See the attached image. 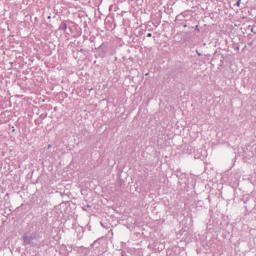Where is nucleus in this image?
Wrapping results in <instances>:
<instances>
[{"label": "nucleus", "instance_id": "6", "mask_svg": "<svg viewBox=\"0 0 256 256\" xmlns=\"http://www.w3.org/2000/svg\"><path fill=\"white\" fill-rule=\"evenodd\" d=\"M87 207H91V206L87 205Z\"/></svg>", "mask_w": 256, "mask_h": 256}, {"label": "nucleus", "instance_id": "2", "mask_svg": "<svg viewBox=\"0 0 256 256\" xmlns=\"http://www.w3.org/2000/svg\"><path fill=\"white\" fill-rule=\"evenodd\" d=\"M59 29H61V31H67V23L62 22V23L60 24Z\"/></svg>", "mask_w": 256, "mask_h": 256}, {"label": "nucleus", "instance_id": "3", "mask_svg": "<svg viewBox=\"0 0 256 256\" xmlns=\"http://www.w3.org/2000/svg\"><path fill=\"white\" fill-rule=\"evenodd\" d=\"M236 5H237V7H241V0H238Z\"/></svg>", "mask_w": 256, "mask_h": 256}, {"label": "nucleus", "instance_id": "4", "mask_svg": "<svg viewBox=\"0 0 256 256\" xmlns=\"http://www.w3.org/2000/svg\"><path fill=\"white\" fill-rule=\"evenodd\" d=\"M147 37H153V34L148 33V34H147Z\"/></svg>", "mask_w": 256, "mask_h": 256}, {"label": "nucleus", "instance_id": "1", "mask_svg": "<svg viewBox=\"0 0 256 256\" xmlns=\"http://www.w3.org/2000/svg\"><path fill=\"white\" fill-rule=\"evenodd\" d=\"M35 239H37V234L24 235L23 243L24 245H31Z\"/></svg>", "mask_w": 256, "mask_h": 256}, {"label": "nucleus", "instance_id": "5", "mask_svg": "<svg viewBox=\"0 0 256 256\" xmlns=\"http://www.w3.org/2000/svg\"><path fill=\"white\" fill-rule=\"evenodd\" d=\"M50 148H51V144L48 145V149H50Z\"/></svg>", "mask_w": 256, "mask_h": 256}]
</instances>
